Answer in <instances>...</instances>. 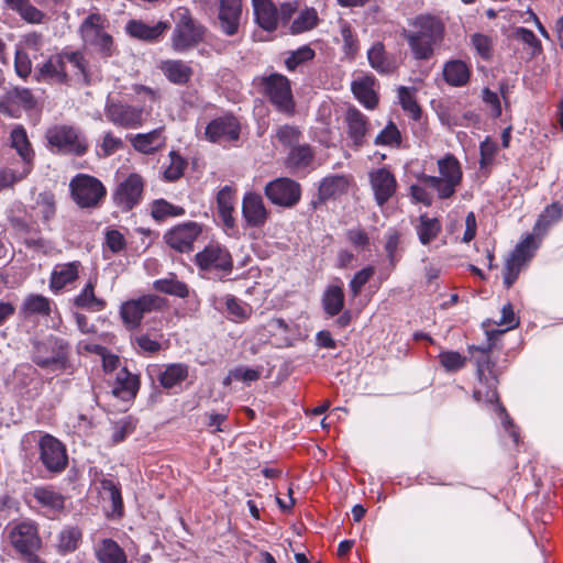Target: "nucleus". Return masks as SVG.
I'll use <instances>...</instances> for the list:
<instances>
[{"label": "nucleus", "instance_id": "nucleus-35", "mask_svg": "<svg viewBox=\"0 0 563 563\" xmlns=\"http://www.w3.org/2000/svg\"><path fill=\"white\" fill-rule=\"evenodd\" d=\"M263 329L266 330L273 339V344L278 349L294 345V329L282 318H272Z\"/></svg>", "mask_w": 563, "mask_h": 563}, {"label": "nucleus", "instance_id": "nucleus-40", "mask_svg": "<svg viewBox=\"0 0 563 563\" xmlns=\"http://www.w3.org/2000/svg\"><path fill=\"white\" fill-rule=\"evenodd\" d=\"M161 70L165 77L175 85H186L194 74L189 64L180 59L162 62Z\"/></svg>", "mask_w": 563, "mask_h": 563}, {"label": "nucleus", "instance_id": "nucleus-20", "mask_svg": "<svg viewBox=\"0 0 563 563\" xmlns=\"http://www.w3.org/2000/svg\"><path fill=\"white\" fill-rule=\"evenodd\" d=\"M104 114L109 122L123 129H136L142 125L143 109L129 103L107 102Z\"/></svg>", "mask_w": 563, "mask_h": 563}, {"label": "nucleus", "instance_id": "nucleus-57", "mask_svg": "<svg viewBox=\"0 0 563 563\" xmlns=\"http://www.w3.org/2000/svg\"><path fill=\"white\" fill-rule=\"evenodd\" d=\"M168 157L169 164L164 167L163 179L172 183L183 177L187 167V161L175 151L169 152Z\"/></svg>", "mask_w": 563, "mask_h": 563}, {"label": "nucleus", "instance_id": "nucleus-22", "mask_svg": "<svg viewBox=\"0 0 563 563\" xmlns=\"http://www.w3.org/2000/svg\"><path fill=\"white\" fill-rule=\"evenodd\" d=\"M34 77L38 82L65 85L68 74L64 64L62 51L51 55L44 63L35 67Z\"/></svg>", "mask_w": 563, "mask_h": 563}, {"label": "nucleus", "instance_id": "nucleus-5", "mask_svg": "<svg viewBox=\"0 0 563 563\" xmlns=\"http://www.w3.org/2000/svg\"><path fill=\"white\" fill-rule=\"evenodd\" d=\"M31 358L41 368L67 371L70 367V344L63 338L47 335L33 342Z\"/></svg>", "mask_w": 563, "mask_h": 563}, {"label": "nucleus", "instance_id": "nucleus-37", "mask_svg": "<svg viewBox=\"0 0 563 563\" xmlns=\"http://www.w3.org/2000/svg\"><path fill=\"white\" fill-rule=\"evenodd\" d=\"M140 388V379L125 367L120 369L115 377L113 395L124 401L133 399Z\"/></svg>", "mask_w": 563, "mask_h": 563}, {"label": "nucleus", "instance_id": "nucleus-33", "mask_svg": "<svg viewBox=\"0 0 563 563\" xmlns=\"http://www.w3.org/2000/svg\"><path fill=\"white\" fill-rule=\"evenodd\" d=\"M313 159V148L309 144H298L289 148L285 166L291 173L305 172L311 167Z\"/></svg>", "mask_w": 563, "mask_h": 563}, {"label": "nucleus", "instance_id": "nucleus-25", "mask_svg": "<svg viewBox=\"0 0 563 563\" xmlns=\"http://www.w3.org/2000/svg\"><path fill=\"white\" fill-rule=\"evenodd\" d=\"M344 122L346 124L347 136L353 147H362L366 142V134L369 129L367 117L357 108L349 107L345 112Z\"/></svg>", "mask_w": 563, "mask_h": 563}, {"label": "nucleus", "instance_id": "nucleus-1", "mask_svg": "<svg viewBox=\"0 0 563 563\" xmlns=\"http://www.w3.org/2000/svg\"><path fill=\"white\" fill-rule=\"evenodd\" d=\"M492 343L483 346L471 345L470 353L476 362L478 386L473 391V398L478 402H485L495 407L501 419L506 432L512 438L515 444L520 442L519 428L514 423L506 408L500 404L497 391L498 378L495 372V363L490 360Z\"/></svg>", "mask_w": 563, "mask_h": 563}, {"label": "nucleus", "instance_id": "nucleus-51", "mask_svg": "<svg viewBox=\"0 0 563 563\" xmlns=\"http://www.w3.org/2000/svg\"><path fill=\"white\" fill-rule=\"evenodd\" d=\"M62 55L64 64L66 65V63H69L71 67L76 70L75 76L79 77L85 84H89V64L84 53L80 51H70L68 48H64L62 49Z\"/></svg>", "mask_w": 563, "mask_h": 563}, {"label": "nucleus", "instance_id": "nucleus-54", "mask_svg": "<svg viewBox=\"0 0 563 563\" xmlns=\"http://www.w3.org/2000/svg\"><path fill=\"white\" fill-rule=\"evenodd\" d=\"M398 92V99L399 103L402 108V110L415 121H418L421 119V108L418 104L416 97H415V90L412 88L400 86L397 90Z\"/></svg>", "mask_w": 563, "mask_h": 563}, {"label": "nucleus", "instance_id": "nucleus-55", "mask_svg": "<svg viewBox=\"0 0 563 563\" xmlns=\"http://www.w3.org/2000/svg\"><path fill=\"white\" fill-rule=\"evenodd\" d=\"M124 148V142L115 136L111 131L106 132L101 140L97 142L96 154L100 158H106Z\"/></svg>", "mask_w": 563, "mask_h": 563}, {"label": "nucleus", "instance_id": "nucleus-28", "mask_svg": "<svg viewBox=\"0 0 563 563\" xmlns=\"http://www.w3.org/2000/svg\"><path fill=\"white\" fill-rule=\"evenodd\" d=\"M10 145L21 157L24 174H30L34 164V150L29 141L26 130L23 125H15L10 132Z\"/></svg>", "mask_w": 563, "mask_h": 563}, {"label": "nucleus", "instance_id": "nucleus-53", "mask_svg": "<svg viewBox=\"0 0 563 563\" xmlns=\"http://www.w3.org/2000/svg\"><path fill=\"white\" fill-rule=\"evenodd\" d=\"M225 308L230 319L234 322H243L251 318L253 308L233 295L225 296Z\"/></svg>", "mask_w": 563, "mask_h": 563}, {"label": "nucleus", "instance_id": "nucleus-59", "mask_svg": "<svg viewBox=\"0 0 563 563\" xmlns=\"http://www.w3.org/2000/svg\"><path fill=\"white\" fill-rule=\"evenodd\" d=\"M374 144L377 146L399 147L401 145V133L397 125L393 121H389L376 135Z\"/></svg>", "mask_w": 563, "mask_h": 563}, {"label": "nucleus", "instance_id": "nucleus-41", "mask_svg": "<svg viewBox=\"0 0 563 563\" xmlns=\"http://www.w3.org/2000/svg\"><path fill=\"white\" fill-rule=\"evenodd\" d=\"M97 278H90L80 292L74 298V305L93 312L102 311L107 302L95 295Z\"/></svg>", "mask_w": 563, "mask_h": 563}, {"label": "nucleus", "instance_id": "nucleus-58", "mask_svg": "<svg viewBox=\"0 0 563 563\" xmlns=\"http://www.w3.org/2000/svg\"><path fill=\"white\" fill-rule=\"evenodd\" d=\"M514 38L527 45L532 58L539 56L543 52L541 41L529 29L523 26L516 27L514 31Z\"/></svg>", "mask_w": 563, "mask_h": 563}, {"label": "nucleus", "instance_id": "nucleus-56", "mask_svg": "<svg viewBox=\"0 0 563 563\" xmlns=\"http://www.w3.org/2000/svg\"><path fill=\"white\" fill-rule=\"evenodd\" d=\"M151 214L156 221H163L170 217H180L185 214V209L172 205L165 199H156L151 205Z\"/></svg>", "mask_w": 563, "mask_h": 563}, {"label": "nucleus", "instance_id": "nucleus-4", "mask_svg": "<svg viewBox=\"0 0 563 563\" xmlns=\"http://www.w3.org/2000/svg\"><path fill=\"white\" fill-rule=\"evenodd\" d=\"M439 176L420 173L417 179L432 188L440 200L452 198L463 180V170L460 161L451 153L445 154L437 162Z\"/></svg>", "mask_w": 563, "mask_h": 563}, {"label": "nucleus", "instance_id": "nucleus-6", "mask_svg": "<svg viewBox=\"0 0 563 563\" xmlns=\"http://www.w3.org/2000/svg\"><path fill=\"white\" fill-rule=\"evenodd\" d=\"M45 139L55 154L84 156L89 148L85 133L74 125L56 124L46 130Z\"/></svg>", "mask_w": 563, "mask_h": 563}, {"label": "nucleus", "instance_id": "nucleus-38", "mask_svg": "<svg viewBox=\"0 0 563 563\" xmlns=\"http://www.w3.org/2000/svg\"><path fill=\"white\" fill-rule=\"evenodd\" d=\"M349 185V178L344 175H331L324 177L320 181L318 188L319 200L323 202L346 194Z\"/></svg>", "mask_w": 563, "mask_h": 563}, {"label": "nucleus", "instance_id": "nucleus-21", "mask_svg": "<svg viewBox=\"0 0 563 563\" xmlns=\"http://www.w3.org/2000/svg\"><path fill=\"white\" fill-rule=\"evenodd\" d=\"M368 178L377 206H385L397 191L395 175L387 167H379L372 170Z\"/></svg>", "mask_w": 563, "mask_h": 563}, {"label": "nucleus", "instance_id": "nucleus-18", "mask_svg": "<svg viewBox=\"0 0 563 563\" xmlns=\"http://www.w3.org/2000/svg\"><path fill=\"white\" fill-rule=\"evenodd\" d=\"M534 238L532 234L527 235L510 253L506 260L504 267V285L506 289H509L517 280L522 267L533 255L532 244Z\"/></svg>", "mask_w": 563, "mask_h": 563}, {"label": "nucleus", "instance_id": "nucleus-48", "mask_svg": "<svg viewBox=\"0 0 563 563\" xmlns=\"http://www.w3.org/2000/svg\"><path fill=\"white\" fill-rule=\"evenodd\" d=\"M563 217V208L562 205L558 201L552 202L551 205L547 206L545 209L542 211V213L538 217L534 227L533 232L537 235H541L547 233L548 229L559 222Z\"/></svg>", "mask_w": 563, "mask_h": 563}, {"label": "nucleus", "instance_id": "nucleus-49", "mask_svg": "<svg viewBox=\"0 0 563 563\" xmlns=\"http://www.w3.org/2000/svg\"><path fill=\"white\" fill-rule=\"evenodd\" d=\"M153 287L156 291L175 296L178 298H187L189 296L188 286L176 278L175 275H170L167 278L157 279L153 283Z\"/></svg>", "mask_w": 563, "mask_h": 563}, {"label": "nucleus", "instance_id": "nucleus-10", "mask_svg": "<svg viewBox=\"0 0 563 563\" xmlns=\"http://www.w3.org/2000/svg\"><path fill=\"white\" fill-rule=\"evenodd\" d=\"M195 264L206 275L223 278L231 274L233 261L230 252L220 244H209L195 255Z\"/></svg>", "mask_w": 563, "mask_h": 563}, {"label": "nucleus", "instance_id": "nucleus-36", "mask_svg": "<svg viewBox=\"0 0 563 563\" xmlns=\"http://www.w3.org/2000/svg\"><path fill=\"white\" fill-rule=\"evenodd\" d=\"M33 497L48 514H59L65 508V497L53 487H35Z\"/></svg>", "mask_w": 563, "mask_h": 563}, {"label": "nucleus", "instance_id": "nucleus-32", "mask_svg": "<svg viewBox=\"0 0 563 563\" xmlns=\"http://www.w3.org/2000/svg\"><path fill=\"white\" fill-rule=\"evenodd\" d=\"M255 21L267 32H273L279 23L278 9L272 0H252Z\"/></svg>", "mask_w": 563, "mask_h": 563}, {"label": "nucleus", "instance_id": "nucleus-50", "mask_svg": "<svg viewBox=\"0 0 563 563\" xmlns=\"http://www.w3.org/2000/svg\"><path fill=\"white\" fill-rule=\"evenodd\" d=\"M100 489L102 494L110 499L112 505V514L119 517L123 514V499L121 495L120 483L111 478L102 477L100 479Z\"/></svg>", "mask_w": 563, "mask_h": 563}, {"label": "nucleus", "instance_id": "nucleus-2", "mask_svg": "<svg viewBox=\"0 0 563 563\" xmlns=\"http://www.w3.org/2000/svg\"><path fill=\"white\" fill-rule=\"evenodd\" d=\"M411 30L404 31L411 55L416 60H429L435 47L443 41L445 26L442 20L433 14L417 15L411 22Z\"/></svg>", "mask_w": 563, "mask_h": 563}, {"label": "nucleus", "instance_id": "nucleus-16", "mask_svg": "<svg viewBox=\"0 0 563 563\" xmlns=\"http://www.w3.org/2000/svg\"><path fill=\"white\" fill-rule=\"evenodd\" d=\"M145 181L136 173H131L124 180L120 181L112 194L113 203L122 211L129 212L139 206L143 200Z\"/></svg>", "mask_w": 563, "mask_h": 563}, {"label": "nucleus", "instance_id": "nucleus-29", "mask_svg": "<svg viewBox=\"0 0 563 563\" xmlns=\"http://www.w3.org/2000/svg\"><path fill=\"white\" fill-rule=\"evenodd\" d=\"M471 65L462 59H449L442 68V77L450 87L461 88L471 80Z\"/></svg>", "mask_w": 563, "mask_h": 563}, {"label": "nucleus", "instance_id": "nucleus-9", "mask_svg": "<svg viewBox=\"0 0 563 563\" xmlns=\"http://www.w3.org/2000/svg\"><path fill=\"white\" fill-rule=\"evenodd\" d=\"M106 18L98 12L90 13L79 25L81 40L92 47L103 58L114 55L115 47L112 36L104 32Z\"/></svg>", "mask_w": 563, "mask_h": 563}, {"label": "nucleus", "instance_id": "nucleus-14", "mask_svg": "<svg viewBox=\"0 0 563 563\" xmlns=\"http://www.w3.org/2000/svg\"><path fill=\"white\" fill-rule=\"evenodd\" d=\"M264 194L272 205L290 209L301 199V185L289 177H278L265 185Z\"/></svg>", "mask_w": 563, "mask_h": 563}, {"label": "nucleus", "instance_id": "nucleus-31", "mask_svg": "<svg viewBox=\"0 0 563 563\" xmlns=\"http://www.w3.org/2000/svg\"><path fill=\"white\" fill-rule=\"evenodd\" d=\"M80 266L81 263L79 261L56 264L49 277L51 290L57 292L74 283L78 278Z\"/></svg>", "mask_w": 563, "mask_h": 563}, {"label": "nucleus", "instance_id": "nucleus-8", "mask_svg": "<svg viewBox=\"0 0 563 563\" xmlns=\"http://www.w3.org/2000/svg\"><path fill=\"white\" fill-rule=\"evenodd\" d=\"M71 199L81 209H96L107 196L104 185L95 176L77 174L69 183Z\"/></svg>", "mask_w": 563, "mask_h": 563}, {"label": "nucleus", "instance_id": "nucleus-19", "mask_svg": "<svg viewBox=\"0 0 563 563\" xmlns=\"http://www.w3.org/2000/svg\"><path fill=\"white\" fill-rule=\"evenodd\" d=\"M202 233V225L195 221H187L173 227L164 234L166 244L179 253L194 251V243Z\"/></svg>", "mask_w": 563, "mask_h": 563}, {"label": "nucleus", "instance_id": "nucleus-23", "mask_svg": "<svg viewBox=\"0 0 563 563\" xmlns=\"http://www.w3.org/2000/svg\"><path fill=\"white\" fill-rule=\"evenodd\" d=\"M242 217L250 228H262L268 220L269 211L263 197L257 192H246L242 200Z\"/></svg>", "mask_w": 563, "mask_h": 563}, {"label": "nucleus", "instance_id": "nucleus-39", "mask_svg": "<svg viewBox=\"0 0 563 563\" xmlns=\"http://www.w3.org/2000/svg\"><path fill=\"white\" fill-rule=\"evenodd\" d=\"M345 295L342 286L329 285L321 297V305L324 314L333 318L342 312L344 308Z\"/></svg>", "mask_w": 563, "mask_h": 563}, {"label": "nucleus", "instance_id": "nucleus-3", "mask_svg": "<svg viewBox=\"0 0 563 563\" xmlns=\"http://www.w3.org/2000/svg\"><path fill=\"white\" fill-rule=\"evenodd\" d=\"M12 235L26 249L46 254L49 246L43 238L40 225L25 205L13 202L5 211Z\"/></svg>", "mask_w": 563, "mask_h": 563}, {"label": "nucleus", "instance_id": "nucleus-34", "mask_svg": "<svg viewBox=\"0 0 563 563\" xmlns=\"http://www.w3.org/2000/svg\"><path fill=\"white\" fill-rule=\"evenodd\" d=\"M367 59L373 69L378 74L389 75L397 68L396 62L390 56L382 42H375L367 51Z\"/></svg>", "mask_w": 563, "mask_h": 563}, {"label": "nucleus", "instance_id": "nucleus-11", "mask_svg": "<svg viewBox=\"0 0 563 563\" xmlns=\"http://www.w3.org/2000/svg\"><path fill=\"white\" fill-rule=\"evenodd\" d=\"M207 29L197 20H195L188 10L178 12V20L172 34V47L175 52H186L205 38Z\"/></svg>", "mask_w": 563, "mask_h": 563}, {"label": "nucleus", "instance_id": "nucleus-46", "mask_svg": "<svg viewBox=\"0 0 563 563\" xmlns=\"http://www.w3.org/2000/svg\"><path fill=\"white\" fill-rule=\"evenodd\" d=\"M415 229L419 242L422 245H428L440 234L442 223L438 218H430L427 213H422L419 216L418 223Z\"/></svg>", "mask_w": 563, "mask_h": 563}, {"label": "nucleus", "instance_id": "nucleus-45", "mask_svg": "<svg viewBox=\"0 0 563 563\" xmlns=\"http://www.w3.org/2000/svg\"><path fill=\"white\" fill-rule=\"evenodd\" d=\"M81 540L82 531L80 528L77 526H66L57 536V552L62 555L73 553L79 548Z\"/></svg>", "mask_w": 563, "mask_h": 563}, {"label": "nucleus", "instance_id": "nucleus-43", "mask_svg": "<svg viewBox=\"0 0 563 563\" xmlns=\"http://www.w3.org/2000/svg\"><path fill=\"white\" fill-rule=\"evenodd\" d=\"M133 148L142 154H153L164 145L162 130L155 129L147 133H139L130 139Z\"/></svg>", "mask_w": 563, "mask_h": 563}, {"label": "nucleus", "instance_id": "nucleus-7", "mask_svg": "<svg viewBox=\"0 0 563 563\" xmlns=\"http://www.w3.org/2000/svg\"><path fill=\"white\" fill-rule=\"evenodd\" d=\"M262 93L275 110L288 118L296 113V101L292 95L290 80L278 73L260 78Z\"/></svg>", "mask_w": 563, "mask_h": 563}, {"label": "nucleus", "instance_id": "nucleus-15", "mask_svg": "<svg viewBox=\"0 0 563 563\" xmlns=\"http://www.w3.org/2000/svg\"><path fill=\"white\" fill-rule=\"evenodd\" d=\"M241 135V122L232 113L212 119L205 129V137L222 146L236 143Z\"/></svg>", "mask_w": 563, "mask_h": 563}, {"label": "nucleus", "instance_id": "nucleus-30", "mask_svg": "<svg viewBox=\"0 0 563 563\" xmlns=\"http://www.w3.org/2000/svg\"><path fill=\"white\" fill-rule=\"evenodd\" d=\"M377 80L373 75H366L352 81L351 89L357 101L366 109L373 110L378 104V95L375 90Z\"/></svg>", "mask_w": 563, "mask_h": 563}, {"label": "nucleus", "instance_id": "nucleus-61", "mask_svg": "<svg viewBox=\"0 0 563 563\" xmlns=\"http://www.w3.org/2000/svg\"><path fill=\"white\" fill-rule=\"evenodd\" d=\"M314 55V51L310 46L303 45L290 53V55L285 59V66L289 71H292L299 65L311 60Z\"/></svg>", "mask_w": 563, "mask_h": 563}, {"label": "nucleus", "instance_id": "nucleus-42", "mask_svg": "<svg viewBox=\"0 0 563 563\" xmlns=\"http://www.w3.org/2000/svg\"><path fill=\"white\" fill-rule=\"evenodd\" d=\"M235 191L230 186L222 187L217 194V208L221 220L227 228L234 227Z\"/></svg>", "mask_w": 563, "mask_h": 563}, {"label": "nucleus", "instance_id": "nucleus-52", "mask_svg": "<svg viewBox=\"0 0 563 563\" xmlns=\"http://www.w3.org/2000/svg\"><path fill=\"white\" fill-rule=\"evenodd\" d=\"M319 23L318 12L314 8H306L299 12L291 22L289 31L291 34H301L314 29Z\"/></svg>", "mask_w": 563, "mask_h": 563}, {"label": "nucleus", "instance_id": "nucleus-26", "mask_svg": "<svg viewBox=\"0 0 563 563\" xmlns=\"http://www.w3.org/2000/svg\"><path fill=\"white\" fill-rule=\"evenodd\" d=\"M242 18V0H220L219 23L221 31L233 36L239 32Z\"/></svg>", "mask_w": 563, "mask_h": 563}, {"label": "nucleus", "instance_id": "nucleus-12", "mask_svg": "<svg viewBox=\"0 0 563 563\" xmlns=\"http://www.w3.org/2000/svg\"><path fill=\"white\" fill-rule=\"evenodd\" d=\"M167 300L161 296L148 294L136 299L124 301L120 307V317L129 330H135L146 313L163 309Z\"/></svg>", "mask_w": 563, "mask_h": 563}, {"label": "nucleus", "instance_id": "nucleus-60", "mask_svg": "<svg viewBox=\"0 0 563 563\" xmlns=\"http://www.w3.org/2000/svg\"><path fill=\"white\" fill-rule=\"evenodd\" d=\"M441 366L450 373H455L465 367L467 357L456 351H442L438 355Z\"/></svg>", "mask_w": 563, "mask_h": 563}, {"label": "nucleus", "instance_id": "nucleus-62", "mask_svg": "<svg viewBox=\"0 0 563 563\" xmlns=\"http://www.w3.org/2000/svg\"><path fill=\"white\" fill-rule=\"evenodd\" d=\"M276 137L282 145L291 148L299 144L301 132L296 126L284 124L277 129Z\"/></svg>", "mask_w": 563, "mask_h": 563}, {"label": "nucleus", "instance_id": "nucleus-64", "mask_svg": "<svg viewBox=\"0 0 563 563\" xmlns=\"http://www.w3.org/2000/svg\"><path fill=\"white\" fill-rule=\"evenodd\" d=\"M36 206L40 208L38 213L43 222L51 221L56 214V205L54 196L49 192H42L36 199Z\"/></svg>", "mask_w": 563, "mask_h": 563}, {"label": "nucleus", "instance_id": "nucleus-63", "mask_svg": "<svg viewBox=\"0 0 563 563\" xmlns=\"http://www.w3.org/2000/svg\"><path fill=\"white\" fill-rule=\"evenodd\" d=\"M471 44L476 53L484 59L488 60L493 56V38L483 33H475L471 36Z\"/></svg>", "mask_w": 563, "mask_h": 563}, {"label": "nucleus", "instance_id": "nucleus-24", "mask_svg": "<svg viewBox=\"0 0 563 563\" xmlns=\"http://www.w3.org/2000/svg\"><path fill=\"white\" fill-rule=\"evenodd\" d=\"M152 373L163 389L172 390L180 387L188 378L189 366L184 363H172L156 366L152 369Z\"/></svg>", "mask_w": 563, "mask_h": 563}, {"label": "nucleus", "instance_id": "nucleus-13", "mask_svg": "<svg viewBox=\"0 0 563 563\" xmlns=\"http://www.w3.org/2000/svg\"><path fill=\"white\" fill-rule=\"evenodd\" d=\"M10 543L14 550L31 563L40 560L36 551L41 548L37 527L27 521L14 526L9 533Z\"/></svg>", "mask_w": 563, "mask_h": 563}, {"label": "nucleus", "instance_id": "nucleus-47", "mask_svg": "<svg viewBox=\"0 0 563 563\" xmlns=\"http://www.w3.org/2000/svg\"><path fill=\"white\" fill-rule=\"evenodd\" d=\"M96 556L100 563H126V555L112 539H103L96 548Z\"/></svg>", "mask_w": 563, "mask_h": 563}, {"label": "nucleus", "instance_id": "nucleus-17", "mask_svg": "<svg viewBox=\"0 0 563 563\" xmlns=\"http://www.w3.org/2000/svg\"><path fill=\"white\" fill-rule=\"evenodd\" d=\"M40 461L45 468L55 474L65 471L68 455L65 445L55 437L46 433L38 441Z\"/></svg>", "mask_w": 563, "mask_h": 563}, {"label": "nucleus", "instance_id": "nucleus-44", "mask_svg": "<svg viewBox=\"0 0 563 563\" xmlns=\"http://www.w3.org/2000/svg\"><path fill=\"white\" fill-rule=\"evenodd\" d=\"M52 299L40 295V294H31L25 297L23 303L20 307V313L24 317L31 316H49L52 313Z\"/></svg>", "mask_w": 563, "mask_h": 563}, {"label": "nucleus", "instance_id": "nucleus-27", "mask_svg": "<svg viewBox=\"0 0 563 563\" xmlns=\"http://www.w3.org/2000/svg\"><path fill=\"white\" fill-rule=\"evenodd\" d=\"M168 29L169 23L165 21L150 25L142 20H130L125 25L129 36L150 43L157 42Z\"/></svg>", "mask_w": 563, "mask_h": 563}]
</instances>
